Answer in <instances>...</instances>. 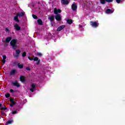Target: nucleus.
Masks as SVG:
<instances>
[{
	"mask_svg": "<svg viewBox=\"0 0 125 125\" xmlns=\"http://www.w3.org/2000/svg\"><path fill=\"white\" fill-rule=\"evenodd\" d=\"M16 42H17V40L16 39H13L11 41L10 44H11V46H12L13 49L15 50L17 48V45H16Z\"/></svg>",
	"mask_w": 125,
	"mask_h": 125,
	"instance_id": "f257e3e1",
	"label": "nucleus"
},
{
	"mask_svg": "<svg viewBox=\"0 0 125 125\" xmlns=\"http://www.w3.org/2000/svg\"><path fill=\"white\" fill-rule=\"evenodd\" d=\"M11 84L13 85V86H16L17 87H20V86H21V85L19 83H18L17 80H16L14 82L12 81L11 82Z\"/></svg>",
	"mask_w": 125,
	"mask_h": 125,
	"instance_id": "f03ea898",
	"label": "nucleus"
},
{
	"mask_svg": "<svg viewBox=\"0 0 125 125\" xmlns=\"http://www.w3.org/2000/svg\"><path fill=\"white\" fill-rule=\"evenodd\" d=\"M90 24L92 27H94V28H97L98 27L99 23L95 21H91L90 22Z\"/></svg>",
	"mask_w": 125,
	"mask_h": 125,
	"instance_id": "7ed1b4c3",
	"label": "nucleus"
},
{
	"mask_svg": "<svg viewBox=\"0 0 125 125\" xmlns=\"http://www.w3.org/2000/svg\"><path fill=\"white\" fill-rule=\"evenodd\" d=\"M55 18L57 21H59V22L62 20V17L60 14H57L55 15Z\"/></svg>",
	"mask_w": 125,
	"mask_h": 125,
	"instance_id": "20e7f679",
	"label": "nucleus"
},
{
	"mask_svg": "<svg viewBox=\"0 0 125 125\" xmlns=\"http://www.w3.org/2000/svg\"><path fill=\"white\" fill-rule=\"evenodd\" d=\"M114 0H100V2L102 4H105V3H106V2H113Z\"/></svg>",
	"mask_w": 125,
	"mask_h": 125,
	"instance_id": "39448f33",
	"label": "nucleus"
},
{
	"mask_svg": "<svg viewBox=\"0 0 125 125\" xmlns=\"http://www.w3.org/2000/svg\"><path fill=\"white\" fill-rule=\"evenodd\" d=\"M71 8L73 11H76L77 9H78V6H77V4L76 3H74L71 5Z\"/></svg>",
	"mask_w": 125,
	"mask_h": 125,
	"instance_id": "423d86ee",
	"label": "nucleus"
},
{
	"mask_svg": "<svg viewBox=\"0 0 125 125\" xmlns=\"http://www.w3.org/2000/svg\"><path fill=\"white\" fill-rule=\"evenodd\" d=\"M14 27L16 31H20V30H21V27L19 26V25L17 23H15Z\"/></svg>",
	"mask_w": 125,
	"mask_h": 125,
	"instance_id": "0eeeda50",
	"label": "nucleus"
},
{
	"mask_svg": "<svg viewBox=\"0 0 125 125\" xmlns=\"http://www.w3.org/2000/svg\"><path fill=\"white\" fill-rule=\"evenodd\" d=\"M31 88L30 89L31 92H34V90H36V84L35 83H32L31 85Z\"/></svg>",
	"mask_w": 125,
	"mask_h": 125,
	"instance_id": "6e6552de",
	"label": "nucleus"
},
{
	"mask_svg": "<svg viewBox=\"0 0 125 125\" xmlns=\"http://www.w3.org/2000/svg\"><path fill=\"white\" fill-rule=\"evenodd\" d=\"M65 28V25H61L60 27H58L57 29V32H61L63 30V29Z\"/></svg>",
	"mask_w": 125,
	"mask_h": 125,
	"instance_id": "1a4fd4ad",
	"label": "nucleus"
},
{
	"mask_svg": "<svg viewBox=\"0 0 125 125\" xmlns=\"http://www.w3.org/2000/svg\"><path fill=\"white\" fill-rule=\"evenodd\" d=\"M17 72V70L16 69H13L11 70V71L9 73V76H14Z\"/></svg>",
	"mask_w": 125,
	"mask_h": 125,
	"instance_id": "9d476101",
	"label": "nucleus"
},
{
	"mask_svg": "<svg viewBox=\"0 0 125 125\" xmlns=\"http://www.w3.org/2000/svg\"><path fill=\"white\" fill-rule=\"evenodd\" d=\"M10 102L11 104H10V107H13L15 105V102L14 101V99H10Z\"/></svg>",
	"mask_w": 125,
	"mask_h": 125,
	"instance_id": "9b49d317",
	"label": "nucleus"
},
{
	"mask_svg": "<svg viewBox=\"0 0 125 125\" xmlns=\"http://www.w3.org/2000/svg\"><path fill=\"white\" fill-rule=\"evenodd\" d=\"M54 13L57 15V14H59L58 13H61V10L60 9H57L56 8H55L54 10Z\"/></svg>",
	"mask_w": 125,
	"mask_h": 125,
	"instance_id": "f8f14e48",
	"label": "nucleus"
},
{
	"mask_svg": "<svg viewBox=\"0 0 125 125\" xmlns=\"http://www.w3.org/2000/svg\"><path fill=\"white\" fill-rule=\"evenodd\" d=\"M20 80L21 82L22 83H24V82H25L26 80V78H25V76L21 75L20 77Z\"/></svg>",
	"mask_w": 125,
	"mask_h": 125,
	"instance_id": "ddd939ff",
	"label": "nucleus"
},
{
	"mask_svg": "<svg viewBox=\"0 0 125 125\" xmlns=\"http://www.w3.org/2000/svg\"><path fill=\"white\" fill-rule=\"evenodd\" d=\"M16 54L14 56V57L17 58L19 55H20V50H16Z\"/></svg>",
	"mask_w": 125,
	"mask_h": 125,
	"instance_id": "4468645a",
	"label": "nucleus"
},
{
	"mask_svg": "<svg viewBox=\"0 0 125 125\" xmlns=\"http://www.w3.org/2000/svg\"><path fill=\"white\" fill-rule=\"evenodd\" d=\"M18 17H19V16H18V15L17 14V15L16 16H15V17L14 18V20L16 22H17L18 23H19L20 21H19V19H18Z\"/></svg>",
	"mask_w": 125,
	"mask_h": 125,
	"instance_id": "2eb2a0df",
	"label": "nucleus"
},
{
	"mask_svg": "<svg viewBox=\"0 0 125 125\" xmlns=\"http://www.w3.org/2000/svg\"><path fill=\"white\" fill-rule=\"evenodd\" d=\"M48 19L50 21V22H52L54 21V16L52 15L50 17L48 18Z\"/></svg>",
	"mask_w": 125,
	"mask_h": 125,
	"instance_id": "dca6fc26",
	"label": "nucleus"
},
{
	"mask_svg": "<svg viewBox=\"0 0 125 125\" xmlns=\"http://www.w3.org/2000/svg\"><path fill=\"white\" fill-rule=\"evenodd\" d=\"M66 22L67 24H69V25H71V24H73V20L72 19H68L66 21Z\"/></svg>",
	"mask_w": 125,
	"mask_h": 125,
	"instance_id": "f3484780",
	"label": "nucleus"
},
{
	"mask_svg": "<svg viewBox=\"0 0 125 125\" xmlns=\"http://www.w3.org/2000/svg\"><path fill=\"white\" fill-rule=\"evenodd\" d=\"M17 15L18 16H19V17H22V16H24V15H25V12H21L20 14H17Z\"/></svg>",
	"mask_w": 125,
	"mask_h": 125,
	"instance_id": "a211bd4d",
	"label": "nucleus"
},
{
	"mask_svg": "<svg viewBox=\"0 0 125 125\" xmlns=\"http://www.w3.org/2000/svg\"><path fill=\"white\" fill-rule=\"evenodd\" d=\"M18 68H19V69H23V68L24 67V65L22 63L21 64L18 63Z\"/></svg>",
	"mask_w": 125,
	"mask_h": 125,
	"instance_id": "6ab92c4d",
	"label": "nucleus"
},
{
	"mask_svg": "<svg viewBox=\"0 0 125 125\" xmlns=\"http://www.w3.org/2000/svg\"><path fill=\"white\" fill-rule=\"evenodd\" d=\"M114 12V11H112L110 9H107L106 10V13L107 14H109L110 13H113Z\"/></svg>",
	"mask_w": 125,
	"mask_h": 125,
	"instance_id": "aec40b11",
	"label": "nucleus"
},
{
	"mask_svg": "<svg viewBox=\"0 0 125 125\" xmlns=\"http://www.w3.org/2000/svg\"><path fill=\"white\" fill-rule=\"evenodd\" d=\"M37 23L39 24V25H42V21L41 19H39L37 21Z\"/></svg>",
	"mask_w": 125,
	"mask_h": 125,
	"instance_id": "412c9836",
	"label": "nucleus"
},
{
	"mask_svg": "<svg viewBox=\"0 0 125 125\" xmlns=\"http://www.w3.org/2000/svg\"><path fill=\"white\" fill-rule=\"evenodd\" d=\"M10 41H11V37H7L6 38L5 42L8 43Z\"/></svg>",
	"mask_w": 125,
	"mask_h": 125,
	"instance_id": "4be33fe9",
	"label": "nucleus"
},
{
	"mask_svg": "<svg viewBox=\"0 0 125 125\" xmlns=\"http://www.w3.org/2000/svg\"><path fill=\"white\" fill-rule=\"evenodd\" d=\"M69 3V1L65 0L64 1H62V4L64 5H66Z\"/></svg>",
	"mask_w": 125,
	"mask_h": 125,
	"instance_id": "5701e85b",
	"label": "nucleus"
},
{
	"mask_svg": "<svg viewBox=\"0 0 125 125\" xmlns=\"http://www.w3.org/2000/svg\"><path fill=\"white\" fill-rule=\"evenodd\" d=\"M13 122V120H9L6 122L7 125H11Z\"/></svg>",
	"mask_w": 125,
	"mask_h": 125,
	"instance_id": "b1692460",
	"label": "nucleus"
},
{
	"mask_svg": "<svg viewBox=\"0 0 125 125\" xmlns=\"http://www.w3.org/2000/svg\"><path fill=\"white\" fill-rule=\"evenodd\" d=\"M26 55H27V53H26V52H24L22 54V57H26Z\"/></svg>",
	"mask_w": 125,
	"mask_h": 125,
	"instance_id": "393cba45",
	"label": "nucleus"
},
{
	"mask_svg": "<svg viewBox=\"0 0 125 125\" xmlns=\"http://www.w3.org/2000/svg\"><path fill=\"white\" fill-rule=\"evenodd\" d=\"M5 96L6 98H9V97H10V94L7 93L5 95Z\"/></svg>",
	"mask_w": 125,
	"mask_h": 125,
	"instance_id": "a878e982",
	"label": "nucleus"
},
{
	"mask_svg": "<svg viewBox=\"0 0 125 125\" xmlns=\"http://www.w3.org/2000/svg\"><path fill=\"white\" fill-rule=\"evenodd\" d=\"M37 55H38V56H39L40 57H42V54L38 52L37 53Z\"/></svg>",
	"mask_w": 125,
	"mask_h": 125,
	"instance_id": "bb28decb",
	"label": "nucleus"
},
{
	"mask_svg": "<svg viewBox=\"0 0 125 125\" xmlns=\"http://www.w3.org/2000/svg\"><path fill=\"white\" fill-rule=\"evenodd\" d=\"M32 17L34 19H38V16L35 15H32Z\"/></svg>",
	"mask_w": 125,
	"mask_h": 125,
	"instance_id": "cd10ccee",
	"label": "nucleus"
},
{
	"mask_svg": "<svg viewBox=\"0 0 125 125\" xmlns=\"http://www.w3.org/2000/svg\"><path fill=\"white\" fill-rule=\"evenodd\" d=\"M5 62H6V60L3 59V60H2V65H4V64H5Z\"/></svg>",
	"mask_w": 125,
	"mask_h": 125,
	"instance_id": "c85d7f7f",
	"label": "nucleus"
},
{
	"mask_svg": "<svg viewBox=\"0 0 125 125\" xmlns=\"http://www.w3.org/2000/svg\"><path fill=\"white\" fill-rule=\"evenodd\" d=\"M38 60H39V58L37 57H35L33 59V61H38Z\"/></svg>",
	"mask_w": 125,
	"mask_h": 125,
	"instance_id": "c756f323",
	"label": "nucleus"
},
{
	"mask_svg": "<svg viewBox=\"0 0 125 125\" xmlns=\"http://www.w3.org/2000/svg\"><path fill=\"white\" fill-rule=\"evenodd\" d=\"M12 115H15V114H17V111L14 110L12 112Z\"/></svg>",
	"mask_w": 125,
	"mask_h": 125,
	"instance_id": "7c9ffc66",
	"label": "nucleus"
},
{
	"mask_svg": "<svg viewBox=\"0 0 125 125\" xmlns=\"http://www.w3.org/2000/svg\"><path fill=\"white\" fill-rule=\"evenodd\" d=\"M5 31L9 33V29H8L7 27L5 28Z\"/></svg>",
	"mask_w": 125,
	"mask_h": 125,
	"instance_id": "2f4dec72",
	"label": "nucleus"
},
{
	"mask_svg": "<svg viewBox=\"0 0 125 125\" xmlns=\"http://www.w3.org/2000/svg\"><path fill=\"white\" fill-rule=\"evenodd\" d=\"M40 63H41V60H38V61H37V62H36V64H37V65H39V64H40Z\"/></svg>",
	"mask_w": 125,
	"mask_h": 125,
	"instance_id": "473e14b6",
	"label": "nucleus"
},
{
	"mask_svg": "<svg viewBox=\"0 0 125 125\" xmlns=\"http://www.w3.org/2000/svg\"><path fill=\"white\" fill-rule=\"evenodd\" d=\"M0 110H7V108L6 107H1Z\"/></svg>",
	"mask_w": 125,
	"mask_h": 125,
	"instance_id": "72a5a7b5",
	"label": "nucleus"
},
{
	"mask_svg": "<svg viewBox=\"0 0 125 125\" xmlns=\"http://www.w3.org/2000/svg\"><path fill=\"white\" fill-rule=\"evenodd\" d=\"M1 113L2 115H4L6 116V114H5V112H4V111H1Z\"/></svg>",
	"mask_w": 125,
	"mask_h": 125,
	"instance_id": "f704fd0d",
	"label": "nucleus"
},
{
	"mask_svg": "<svg viewBox=\"0 0 125 125\" xmlns=\"http://www.w3.org/2000/svg\"><path fill=\"white\" fill-rule=\"evenodd\" d=\"M2 57H3V60H6V56H5V55H3V56H2Z\"/></svg>",
	"mask_w": 125,
	"mask_h": 125,
	"instance_id": "c9c22d12",
	"label": "nucleus"
},
{
	"mask_svg": "<svg viewBox=\"0 0 125 125\" xmlns=\"http://www.w3.org/2000/svg\"><path fill=\"white\" fill-rule=\"evenodd\" d=\"M10 92L11 93H13L14 92V90H13V89H11L10 90Z\"/></svg>",
	"mask_w": 125,
	"mask_h": 125,
	"instance_id": "e433bc0d",
	"label": "nucleus"
},
{
	"mask_svg": "<svg viewBox=\"0 0 125 125\" xmlns=\"http://www.w3.org/2000/svg\"><path fill=\"white\" fill-rule=\"evenodd\" d=\"M26 70H27V71H31V68H30L29 67H27L26 68Z\"/></svg>",
	"mask_w": 125,
	"mask_h": 125,
	"instance_id": "4c0bfd02",
	"label": "nucleus"
},
{
	"mask_svg": "<svg viewBox=\"0 0 125 125\" xmlns=\"http://www.w3.org/2000/svg\"><path fill=\"white\" fill-rule=\"evenodd\" d=\"M116 0L117 3H120V2H121V0Z\"/></svg>",
	"mask_w": 125,
	"mask_h": 125,
	"instance_id": "58836bf2",
	"label": "nucleus"
},
{
	"mask_svg": "<svg viewBox=\"0 0 125 125\" xmlns=\"http://www.w3.org/2000/svg\"><path fill=\"white\" fill-rule=\"evenodd\" d=\"M28 59L29 60H30V61H33V59L30 57H28Z\"/></svg>",
	"mask_w": 125,
	"mask_h": 125,
	"instance_id": "ea45409f",
	"label": "nucleus"
},
{
	"mask_svg": "<svg viewBox=\"0 0 125 125\" xmlns=\"http://www.w3.org/2000/svg\"><path fill=\"white\" fill-rule=\"evenodd\" d=\"M79 27H80V28H83V26L81 25H79Z\"/></svg>",
	"mask_w": 125,
	"mask_h": 125,
	"instance_id": "a19ab883",
	"label": "nucleus"
},
{
	"mask_svg": "<svg viewBox=\"0 0 125 125\" xmlns=\"http://www.w3.org/2000/svg\"><path fill=\"white\" fill-rule=\"evenodd\" d=\"M2 106V104H0V107H1Z\"/></svg>",
	"mask_w": 125,
	"mask_h": 125,
	"instance_id": "79ce46f5",
	"label": "nucleus"
},
{
	"mask_svg": "<svg viewBox=\"0 0 125 125\" xmlns=\"http://www.w3.org/2000/svg\"><path fill=\"white\" fill-rule=\"evenodd\" d=\"M51 24H52V26H53V24H52V23H51Z\"/></svg>",
	"mask_w": 125,
	"mask_h": 125,
	"instance_id": "37998d69",
	"label": "nucleus"
}]
</instances>
